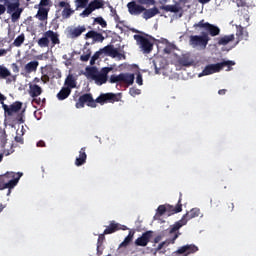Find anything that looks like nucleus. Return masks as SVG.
<instances>
[{
    "instance_id": "1",
    "label": "nucleus",
    "mask_w": 256,
    "mask_h": 256,
    "mask_svg": "<svg viewBox=\"0 0 256 256\" xmlns=\"http://www.w3.org/2000/svg\"><path fill=\"white\" fill-rule=\"evenodd\" d=\"M21 177H23V173L21 172H6L4 175H0V191L9 189V195V193H11V189H15V187H17V183H19V179H21Z\"/></svg>"
},
{
    "instance_id": "2",
    "label": "nucleus",
    "mask_w": 256,
    "mask_h": 256,
    "mask_svg": "<svg viewBox=\"0 0 256 256\" xmlns=\"http://www.w3.org/2000/svg\"><path fill=\"white\" fill-rule=\"evenodd\" d=\"M233 65H235V63L231 60H227V61H223L220 63H216V64H210L207 65L202 73L199 75V77H203L206 75H213V73H219L220 71L223 70L224 67H227L226 71H231V69H233Z\"/></svg>"
},
{
    "instance_id": "3",
    "label": "nucleus",
    "mask_w": 256,
    "mask_h": 256,
    "mask_svg": "<svg viewBox=\"0 0 256 256\" xmlns=\"http://www.w3.org/2000/svg\"><path fill=\"white\" fill-rule=\"evenodd\" d=\"M201 215V210L199 208H192L188 213L183 215V217L177 221L174 225L170 226V234L177 233L181 227H183L191 219L199 217Z\"/></svg>"
},
{
    "instance_id": "4",
    "label": "nucleus",
    "mask_w": 256,
    "mask_h": 256,
    "mask_svg": "<svg viewBox=\"0 0 256 256\" xmlns=\"http://www.w3.org/2000/svg\"><path fill=\"white\" fill-rule=\"evenodd\" d=\"M50 41L53 47H55V45H59V43H61V40H59V34L53 30H48L43 34V37L37 41V43L43 49L45 47H49Z\"/></svg>"
},
{
    "instance_id": "5",
    "label": "nucleus",
    "mask_w": 256,
    "mask_h": 256,
    "mask_svg": "<svg viewBox=\"0 0 256 256\" xmlns=\"http://www.w3.org/2000/svg\"><path fill=\"white\" fill-rule=\"evenodd\" d=\"M209 41H211L209 33L202 32L201 35H191L189 39V45L194 48L202 47V49H205L207 45H209Z\"/></svg>"
},
{
    "instance_id": "6",
    "label": "nucleus",
    "mask_w": 256,
    "mask_h": 256,
    "mask_svg": "<svg viewBox=\"0 0 256 256\" xmlns=\"http://www.w3.org/2000/svg\"><path fill=\"white\" fill-rule=\"evenodd\" d=\"M106 53V55H109L110 57H113L114 59L117 58L119 59V61H121V59H126L127 56H125V51H121L119 52V49L115 48L113 45H107L104 48L100 49L97 52V57H99V55Z\"/></svg>"
},
{
    "instance_id": "7",
    "label": "nucleus",
    "mask_w": 256,
    "mask_h": 256,
    "mask_svg": "<svg viewBox=\"0 0 256 256\" xmlns=\"http://www.w3.org/2000/svg\"><path fill=\"white\" fill-rule=\"evenodd\" d=\"M181 211H183V204H181V195H180L178 203L175 207L171 206V205H167V206L160 205L157 208V213L160 216L165 215V213H167V212H168V215H175V213H181Z\"/></svg>"
},
{
    "instance_id": "8",
    "label": "nucleus",
    "mask_w": 256,
    "mask_h": 256,
    "mask_svg": "<svg viewBox=\"0 0 256 256\" xmlns=\"http://www.w3.org/2000/svg\"><path fill=\"white\" fill-rule=\"evenodd\" d=\"M29 89V95L33 98L32 103H35V105H43L45 99L41 100V98H37L43 93V88L37 84H30Z\"/></svg>"
},
{
    "instance_id": "9",
    "label": "nucleus",
    "mask_w": 256,
    "mask_h": 256,
    "mask_svg": "<svg viewBox=\"0 0 256 256\" xmlns=\"http://www.w3.org/2000/svg\"><path fill=\"white\" fill-rule=\"evenodd\" d=\"M22 108L23 103L19 101H16L11 105H7L5 104V102H2V109L4 110V115H6L7 117H13L15 113H19Z\"/></svg>"
},
{
    "instance_id": "10",
    "label": "nucleus",
    "mask_w": 256,
    "mask_h": 256,
    "mask_svg": "<svg viewBox=\"0 0 256 256\" xmlns=\"http://www.w3.org/2000/svg\"><path fill=\"white\" fill-rule=\"evenodd\" d=\"M97 107V103L93 99V95L86 93L79 97L78 102L76 103L77 109H83V107Z\"/></svg>"
},
{
    "instance_id": "11",
    "label": "nucleus",
    "mask_w": 256,
    "mask_h": 256,
    "mask_svg": "<svg viewBox=\"0 0 256 256\" xmlns=\"http://www.w3.org/2000/svg\"><path fill=\"white\" fill-rule=\"evenodd\" d=\"M119 101H121V93H106L100 94L99 97H97V103H100V105H105V103H117Z\"/></svg>"
},
{
    "instance_id": "12",
    "label": "nucleus",
    "mask_w": 256,
    "mask_h": 256,
    "mask_svg": "<svg viewBox=\"0 0 256 256\" xmlns=\"http://www.w3.org/2000/svg\"><path fill=\"white\" fill-rule=\"evenodd\" d=\"M135 41L140 45L143 53H151L153 51V43L142 35H134Z\"/></svg>"
},
{
    "instance_id": "13",
    "label": "nucleus",
    "mask_w": 256,
    "mask_h": 256,
    "mask_svg": "<svg viewBox=\"0 0 256 256\" xmlns=\"http://www.w3.org/2000/svg\"><path fill=\"white\" fill-rule=\"evenodd\" d=\"M127 226L121 225L115 221H111L109 226L104 230V235H111L113 233H117V231H127Z\"/></svg>"
},
{
    "instance_id": "14",
    "label": "nucleus",
    "mask_w": 256,
    "mask_h": 256,
    "mask_svg": "<svg viewBox=\"0 0 256 256\" xmlns=\"http://www.w3.org/2000/svg\"><path fill=\"white\" fill-rule=\"evenodd\" d=\"M151 237H153V231H146L142 234V237H138L134 243L137 247H147L149 241H151Z\"/></svg>"
},
{
    "instance_id": "15",
    "label": "nucleus",
    "mask_w": 256,
    "mask_h": 256,
    "mask_svg": "<svg viewBox=\"0 0 256 256\" xmlns=\"http://www.w3.org/2000/svg\"><path fill=\"white\" fill-rule=\"evenodd\" d=\"M197 251H199V248L197 246H195V244H187V245H184V246L180 247L176 251V254L189 256L193 253H197Z\"/></svg>"
},
{
    "instance_id": "16",
    "label": "nucleus",
    "mask_w": 256,
    "mask_h": 256,
    "mask_svg": "<svg viewBox=\"0 0 256 256\" xmlns=\"http://www.w3.org/2000/svg\"><path fill=\"white\" fill-rule=\"evenodd\" d=\"M128 13L130 15H141L143 11H145V7L143 5L137 4L136 1H131L127 4Z\"/></svg>"
},
{
    "instance_id": "17",
    "label": "nucleus",
    "mask_w": 256,
    "mask_h": 256,
    "mask_svg": "<svg viewBox=\"0 0 256 256\" xmlns=\"http://www.w3.org/2000/svg\"><path fill=\"white\" fill-rule=\"evenodd\" d=\"M58 7H60V9H63L62 11L63 19H69V17H71V15L75 13V10L71 9V4H69L68 2L60 1L58 3Z\"/></svg>"
},
{
    "instance_id": "18",
    "label": "nucleus",
    "mask_w": 256,
    "mask_h": 256,
    "mask_svg": "<svg viewBox=\"0 0 256 256\" xmlns=\"http://www.w3.org/2000/svg\"><path fill=\"white\" fill-rule=\"evenodd\" d=\"M84 75L87 79H90L91 81H95V83H97V67L87 66L85 68Z\"/></svg>"
},
{
    "instance_id": "19",
    "label": "nucleus",
    "mask_w": 256,
    "mask_h": 256,
    "mask_svg": "<svg viewBox=\"0 0 256 256\" xmlns=\"http://www.w3.org/2000/svg\"><path fill=\"white\" fill-rule=\"evenodd\" d=\"M85 149V147L80 149L79 157L75 160L76 167H81V165H85V163H87V153L85 152Z\"/></svg>"
},
{
    "instance_id": "20",
    "label": "nucleus",
    "mask_w": 256,
    "mask_h": 256,
    "mask_svg": "<svg viewBox=\"0 0 256 256\" xmlns=\"http://www.w3.org/2000/svg\"><path fill=\"white\" fill-rule=\"evenodd\" d=\"M142 13H143L142 15L143 19H146L147 21L148 19L155 17V15H159V8L157 7H153L150 9L145 8V10Z\"/></svg>"
},
{
    "instance_id": "21",
    "label": "nucleus",
    "mask_w": 256,
    "mask_h": 256,
    "mask_svg": "<svg viewBox=\"0 0 256 256\" xmlns=\"http://www.w3.org/2000/svg\"><path fill=\"white\" fill-rule=\"evenodd\" d=\"M97 9V0L92 1L80 14L81 17H89Z\"/></svg>"
},
{
    "instance_id": "22",
    "label": "nucleus",
    "mask_w": 256,
    "mask_h": 256,
    "mask_svg": "<svg viewBox=\"0 0 256 256\" xmlns=\"http://www.w3.org/2000/svg\"><path fill=\"white\" fill-rule=\"evenodd\" d=\"M64 85L70 90L75 89V87H77V79H75L73 74H69L65 79Z\"/></svg>"
},
{
    "instance_id": "23",
    "label": "nucleus",
    "mask_w": 256,
    "mask_h": 256,
    "mask_svg": "<svg viewBox=\"0 0 256 256\" xmlns=\"http://www.w3.org/2000/svg\"><path fill=\"white\" fill-rule=\"evenodd\" d=\"M85 31H87V28H85V26H78L70 30V36L72 39H77V37H81V35H83Z\"/></svg>"
},
{
    "instance_id": "24",
    "label": "nucleus",
    "mask_w": 256,
    "mask_h": 256,
    "mask_svg": "<svg viewBox=\"0 0 256 256\" xmlns=\"http://www.w3.org/2000/svg\"><path fill=\"white\" fill-rule=\"evenodd\" d=\"M160 9L166 11V13H179V11H181V7L178 3L174 5L160 6Z\"/></svg>"
},
{
    "instance_id": "25",
    "label": "nucleus",
    "mask_w": 256,
    "mask_h": 256,
    "mask_svg": "<svg viewBox=\"0 0 256 256\" xmlns=\"http://www.w3.org/2000/svg\"><path fill=\"white\" fill-rule=\"evenodd\" d=\"M69 95H71V88L62 87V89L57 94V99L59 101H65Z\"/></svg>"
},
{
    "instance_id": "26",
    "label": "nucleus",
    "mask_w": 256,
    "mask_h": 256,
    "mask_svg": "<svg viewBox=\"0 0 256 256\" xmlns=\"http://www.w3.org/2000/svg\"><path fill=\"white\" fill-rule=\"evenodd\" d=\"M122 83L125 85H133V83H135V74L122 73Z\"/></svg>"
},
{
    "instance_id": "27",
    "label": "nucleus",
    "mask_w": 256,
    "mask_h": 256,
    "mask_svg": "<svg viewBox=\"0 0 256 256\" xmlns=\"http://www.w3.org/2000/svg\"><path fill=\"white\" fill-rule=\"evenodd\" d=\"M206 31L211 37H217V35H220L221 33V29L211 23L208 24V28H206Z\"/></svg>"
},
{
    "instance_id": "28",
    "label": "nucleus",
    "mask_w": 256,
    "mask_h": 256,
    "mask_svg": "<svg viewBox=\"0 0 256 256\" xmlns=\"http://www.w3.org/2000/svg\"><path fill=\"white\" fill-rule=\"evenodd\" d=\"M173 237L168 239L167 242H161L158 247H157V251H161V249H163V247H165V245H169L170 243H175V240L178 239L179 237V232H174L172 233Z\"/></svg>"
},
{
    "instance_id": "29",
    "label": "nucleus",
    "mask_w": 256,
    "mask_h": 256,
    "mask_svg": "<svg viewBox=\"0 0 256 256\" xmlns=\"http://www.w3.org/2000/svg\"><path fill=\"white\" fill-rule=\"evenodd\" d=\"M236 37H238L239 41H243V39H247L249 37V33L245 31L243 26H237Z\"/></svg>"
},
{
    "instance_id": "30",
    "label": "nucleus",
    "mask_w": 256,
    "mask_h": 256,
    "mask_svg": "<svg viewBox=\"0 0 256 256\" xmlns=\"http://www.w3.org/2000/svg\"><path fill=\"white\" fill-rule=\"evenodd\" d=\"M231 41H235V35L233 34L218 38V45H229Z\"/></svg>"
},
{
    "instance_id": "31",
    "label": "nucleus",
    "mask_w": 256,
    "mask_h": 256,
    "mask_svg": "<svg viewBox=\"0 0 256 256\" xmlns=\"http://www.w3.org/2000/svg\"><path fill=\"white\" fill-rule=\"evenodd\" d=\"M49 15V9L45 7H39L37 17L39 21H45L47 20V17Z\"/></svg>"
},
{
    "instance_id": "32",
    "label": "nucleus",
    "mask_w": 256,
    "mask_h": 256,
    "mask_svg": "<svg viewBox=\"0 0 256 256\" xmlns=\"http://www.w3.org/2000/svg\"><path fill=\"white\" fill-rule=\"evenodd\" d=\"M37 67H39L38 61H31L25 65L26 73H33V71H37Z\"/></svg>"
},
{
    "instance_id": "33",
    "label": "nucleus",
    "mask_w": 256,
    "mask_h": 256,
    "mask_svg": "<svg viewBox=\"0 0 256 256\" xmlns=\"http://www.w3.org/2000/svg\"><path fill=\"white\" fill-rule=\"evenodd\" d=\"M135 236V232L130 231L128 236L124 239L122 243H120L119 247H127L131 241H133V237Z\"/></svg>"
},
{
    "instance_id": "34",
    "label": "nucleus",
    "mask_w": 256,
    "mask_h": 256,
    "mask_svg": "<svg viewBox=\"0 0 256 256\" xmlns=\"http://www.w3.org/2000/svg\"><path fill=\"white\" fill-rule=\"evenodd\" d=\"M20 6H21V3H19V2L9 3L7 5V13L11 14L15 11H18L19 9H21V8H19Z\"/></svg>"
},
{
    "instance_id": "35",
    "label": "nucleus",
    "mask_w": 256,
    "mask_h": 256,
    "mask_svg": "<svg viewBox=\"0 0 256 256\" xmlns=\"http://www.w3.org/2000/svg\"><path fill=\"white\" fill-rule=\"evenodd\" d=\"M7 77H11V71L5 66H0V79H7Z\"/></svg>"
},
{
    "instance_id": "36",
    "label": "nucleus",
    "mask_w": 256,
    "mask_h": 256,
    "mask_svg": "<svg viewBox=\"0 0 256 256\" xmlns=\"http://www.w3.org/2000/svg\"><path fill=\"white\" fill-rule=\"evenodd\" d=\"M25 43V34H20L13 42L14 47H21Z\"/></svg>"
},
{
    "instance_id": "37",
    "label": "nucleus",
    "mask_w": 256,
    "mask_h": 256,
    "mask_svg": "<svg viewBox=\"0 0 256 256\" xmlns=\"http://www.w3.org/2000/svg\"><path fill=\"white\" fill-rule=\"evenodd\" d=\"M89 5V0H75V6L77 9H85Z\"/></svg>"
},
{
    "instance_id": "38",
    "label": "nucleus",
    "mask_w": 256,
    "mask_h": 256,
    "mask_svg": "<svg viewBox=\"0 0 256 256\" xmlns=\"http://www.w3.org/2000/svg\"><path fill=\"white\" fill-rule=\"evenodd\" d=\"M209 22H205V20H201L198 23H195L193 25L194 29L200 28V29H205V31H207V28L209 27Z\"/></svg>"
},
{
    "instance_id": "39",
    "label": "nucleus",
    "mask_w": 256,
    "mask_h": 256,
    "mask_svg": "<svg viewBox=\"0 0 256 256\" xmlns=\"http://www.w3.org/2000/svg\"><path fill=\"white\" fill-rule=\"evenodd\" d=\"M123 79V73H120L119 75H111L110 76V83H122Z\"/></svg>"
},
{
    "instance_id": "40",
    "label": "nucleus",
    "mask_w": 256,
    "mask_h": 256,
    "mask_svg": "<svg viewBox=\"0 0 256 256\" xmlns=\"http://www.w3.org/2000/svg\"><path fill=\"white\" fill-rule=\"evenodd\" d=\"M179 65L182 67H191V61L187 57H182L178 60Z\"/></svg>"
},
{
    "instance_id": "41",
    "label": "nucleus",
    "mask_w": 256,
    "mask_h": 256,
    "mask_svg": "<svg viewBox=\"0 0 256 256\" xmlns=\"http://www.w3.org/2000/svg\"><path fill=\"white\" fill-rule=\"evenodd\" d=\"M104 83H107V76H104L103 74L97 73V85H103Z\"/></svg>"
},
{
    "instance_id": "42",
    "label": "nucleus",
    "mask_w": 256,
    "mask_h": 256,
    "mask_svg": "<svg viewBox=\"0 0 256 256\" xmlns=\"http://www.w3.org/2000/svg\"><path fill=\"white\" fill-rule=\"evenodd\" d=\"M21 13H23V8H20L12 13V21H18L21 18Z\"/></svg>"
},
{
    "instance_id": "43",
    "label": "nucleus",
    "mask_w": 256,
    "mask_h": 256,
    "mask_svg": "<svg viewBox=\"0 0 256 256\" xmlns=\"http://www.w3.org/2000/svg\"><path fill=\"white\" fill-rule=\"evenodd\" d=\"M129 93L131 97H137V95H141V89L132 87L129 89Z\"/></svg>"
},
{
    "instance_id": "44",
    "label": "nucleus",
    "mask_w": 256,
    "mask_h": 256,
    "mask_svg": "<svg viewBox=\"0 0 256 256\" xmlns=\"http://www.w3.org/2000/svg\"><path fill=\"white\" fill-rule=\"evenodd\" d=\"M91 59V50L87 49L86 53L80 56L81 61H88Z\"/></svg>"
},
{
    "instance_id": "45",
    "label": "nucleus",
    "mask_w": 256,
    "mask_h": 256,
    "mask_svg": "<svg viewBox=\"0 0 256 256\" xmlns=\"http://www.w3.org/2000/svg\"><path fill=\"white\" fill-rule=\"evenodd\" d=\"M221 203V201L219 200V198L214 197L210 200V205L211 207L217 208L219 207V204Z\"/></svg>"
},
{
    "instance_id": "46",
    "label": "nucleus",
    "mask_w": 256,
    "mask_h": 256,
    "mask_svg": "<svg viewBox=\"0 0 256 256\" xmlns=\"http://www.w3.org/2000/svg\"><path fill=\"white\" fill-rule=\"evenodd\" d=\"M87 39H93L94 41H97V32L96 31H89L86 34Z\"/></svg>"
},
{
    "instance_id": "47",
    "label": "nucleus",
    "mask_w": 256,
    "mask_h": 256,
    "mask_svg": "<svg viewBox=\"0 0 256 256\" xmlns=\"http://www.w3.org/2000/svg\"><path fill=\"white\" fill-rule=\"evenodd\" d=\"M110 71H113V68L104 67V68L101 69V72H99V74L104 75V77H107V75H109Z\"/></svg>"
},
{
    "instance_id": "48",
    "label": "nucleus",
    "mask_w": 256,
    "mask_h": 256,
    "mask_svg": "<svg viewBox=\"0 0 256 256\" xmlns=\"http://www.w3.org/2000/svg\"><path fill=\"white\" fill-rule=\"evenodd\" d=\"M97 24L103 28L107 27V21H105L101 16L97 17Z\"/></svg>"
},
{
    "instance_id": "49",
    "label": "nucleus",
    "mask_w": 256,
    "mask_h": 256,
    "mask_svg": "<svg viewBox=\"0 0 256 256\" xmlns=\"http://www.w3.org/2000/svg\"><path fill=\"white\" fill-rule=\"evenodd\" d=\"M140 5H155V0H138Z\"/></svg>"
},
{
    "instance_id": "50",
    "label": "nucleus",
    "mask_w": 256,
    "mask_h": 256,
    "mask_svg": "<svg viewBox=\"0 0 256 256\" xmlns=\"http://www.w3.org/2000/svg\"><path fill=\"white\" fill-rule=\"evenodd\" d=\"M52 73L54 75V77H56V79H61V70L59 68H56L54 70H52Z\"/></svg>"
},
{
    "instance_id": "51",
    "label": "nucleus",
    "mask_w": 256,
    "mask_h": 256,
    "mask_svg": "<svg viewBox=\"0 0 256 256\" xmlns=\"http://www.w3.org/2000/svg\"><path fill=\"white\" fill-rule=\"evenodd\" d=\"M40 7H49L51 5V0H40Z\"/></svg>"
},
{
    "instance_id": "52",
    "label": "nucleus",
    "mask_w": 256,
    "mask_h": 256,
    "mask_svg": "<svg viewBox=\"0 0 256 256\" xmlns=\"http://www.w3.org/2000/svg\"><path fill=\"white\" fill-rule=\"evenodd\" d=\"M136 83L137 85H143V75H141V73L137 74Z\"/></svg>"
},
{
    "instance_id": "53",
    "label": "nucleus",
    "mask_w": 256,
    "mask_h": 256,
    "mask_svg": "<svg viewBox=\"0 0 256 256\" xmlns=\"http://www.w3.org/2000/svg\"><path fill=\"white\" fill-rule=\"evenodd\" d=\"M23 113L24 111H22L17 115L16 120L18 121V123H25V119L23 118Z\"/></svg>"
},
{
    "instance_id": "54",
    "label": "nucleus",
    "mask_w": 256,
    "mask_h": 256,
    "mask_svg": "<svg viewBox=\"0 0 256 256\" xmlns=\"http://www.w3.org/2000/svg\"><path fill=\"white\" fill-rule=\"evenodd\" d=\"M105 7V1L97 0V9H103Z\"/></svg>"
},
{
    "instance_id": "55",
    "label": "nucleus",
    "mask_w": 256,
    "mask_h": 256,
    "mask_svg": "<svg viewBox=\"0 0 256 256\" xmlns=\"http://www.w3.org/2000/svg\"><path fill=\"white\" fill-rule=\"evenodd\" d=\"M104 40H105V37H103V34L97 33V42L103 43Z\"/></svg>"
},
{
    "instance_id": "56",
    "label": "nucleus",
    "mask_w": 256,
    "mask_h": 256,
    "mask_svg": "<svg viewBox=\"0 0 256 256\" xmlns=\"http://www.w3.org/2000/svg\"><path fill=\"white\" fill-rule=\"evenodd\" d=\"M95 61H97V52H95L92 56V59L90 60V65H95Z\"/></svg>"
},
{
    "instance_id": "57",
    "label": "nucleus",
    "mask_w": 256,
    "mask_h": 256,
    "mask_svg": "<svg viewBox=\"0 0 256 256\" xmlns=\"http://www.w3.org/2000/svg\"><path fill=\"white\" fill-rule=\"evenodd\" d=\"M15 141H16V143H21L23 145V136L17 135L15 137Z\"/></svg>"
},
{
    "instance_id": "58",
    "label": "nucleus",
    "mask_w": 256,
    "mask_h": 256,
    "mask_svg": "<svg viewBox=\"0 0 256 256\" xmlns=\"http://www.w3.org/2000/svg\"><path fill=\"white\" fill-rule=\"evenodd\" d=\"M7 11V8L5 5L0 4V15H3Z\"/></svg>"
},
{
    "instance_id": "59",
    "label": "nucleus",
    "mask_w": 256,
    "mask_h": 256,
    "mask_svg": "<svg viewBox=\"0 0 256 256\" xmlns=\"http://www.w3.org/2000/svg\"><path fill=\"white\" fill-rule=\"evenodd\" d=\"M105 239V233L104 234H100L98 236V243H103V240Z\"/></svg>"
},
{
    "instance_id": "60",
    "label": "nucleus",
    "mask_w": 256,
    "mask_h": 256,
    "mask_svg": "<svg viewBox=\"0 0 256 256\" xmlns=\"http://www.w3.org/2000/svg\"><path fill=\"white\" fill-rule=\"evenodd\" d=\"M227 205H228V211H233V209H235V204H233V202H230Z\"/></svg>"
},
{
    "instance_id": "61",
    "label": "nucleus",
    "mask_w": 256,
    "mask_h": 256,
    "mask_svg": "<svg viewBox=\"0 0 256 256\" xmlns=\"http://www.w3.org/2000/svg\"><path fill=\"white\" fill-rule=\"evenodd\" d=\"M41 81H43V83H47L49 81V76L48 75H43L41 77Z\"/></svg>"
},
{
    "instance_id": "62",
    "label": "nucleus",
    "mask_w": 256,
    "mask_h": 256,
    "mask_svg": "<svg viewBox=\"0 0 256 256\" xmlns=\"http://www.w3.org/2000/svg\"><path fill=\"white\" fill-rule=\"evenodd\" d=\"M7 55V50L6 49H0V57H5Z\"/></svg>"
},
{
    "instance_id": "63",
    "label": "nucleus",
    "mask_w": 256,
    "mask_h": 256,
    "mask_svg": "<svg viewBox=\"0 0 256 256\" xmlns=\"http://www.w3.org/2000/svg\"><path fill=\"white\" fill-rule=\"evenodd\" d=\"M37 147H45V141H43V140L38 141Z\"/></svg>"
},
{
    "instance_id": "64",
    "label": "nucleus",
    "mask_w": 256,
    "mask_h": 256,
    "mask_svg": "<svg viewBox=\"0 0 256 256\" xmlns=\"http://www.w3.org/2000/svg\"><path fill=\"white\" fill-rule=\"evenodd\" d=\"M227 93V89H220L218 91V95H225Z\"/></svg>"
}]
</instances>
